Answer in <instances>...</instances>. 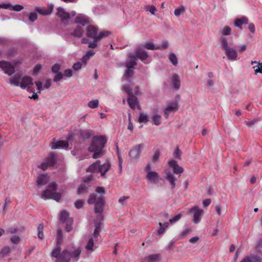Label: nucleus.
<instances>
[{
    "label": "nucleus",
    "mask_w": 262,
    "mask_h": 262,
    "mask_svg": "<svg viewBox=\"0 0 262 262\" xmlns=\"http://www.w3.org/2000/svg\"><path fill=\"white\" fill-rule=\"evenodd\" d=\"M62 239V232L60 229L57 230V246L52 252V256L56 258V262H76L81 252L80 248L73 251L64 250L61 252L60 243Z\"/></svg>",
    "instance_id": "obj_1"
},
{
    "label": "nucleus",
    "mask_w": 262,
    "mask_h": 262,
    "mask_svg": "<svg viewBox=\"0 0 262 262\" xmlns=\"http://www.w3.org/2000/svg\"><path fill=\"white\" fill-rule=\"evenodd\" d=\"M106 142V139L103 136H95L92 139V142L88 147V150L93 152L92 157L94 159L99 158L103 155L102 149Z\"/></svg>",
    "instance_id": "obj_2"
},
{
    "label": "nucleus",
    "mask_w": 262,
    "mask_h": 262,
    "mask_svg": "<svg viewBox=\"0 0 262 262\" xmlns=\"http://www.w3.org/2000/svg\"><path fill=\"white\" fill-rule=\"evenodd\" d=\"M57 186L55 182L50 183L47 189L42 192L41 198L46 199H53L59 201L61 199V194L56 192Z\"/></svg>",
    "instance_id": "obj_3"
},
{
    "label": "nucleus",
    "mask_w": 262,
    "mask_h": 262,
    "mask_svg": "<svg viewBox=\"0 0 262 262\" xmlns=\"http://www.w3.org/2000/svg\"><path fill=\"white\" fill-rule=\"evenodd\" d=\"M111 167L110 163L106 161L102 163L100 160L96 161V162L91 164L86 169L87 171L93 173H101V176H104L105 173L108 171Z\"/></svg>",
    "instance_id": "obj_4"
},
{
    "label": "nucleus",
    "mask_w": 262,
    "mask_h": 262,
    "mask_svg": "<svg viewBox=\"0 0 262 262\" xmlns=\"http://www.w3.org/2000/svg\"><path fill=\"white\" fill-rule=\"evenodd\" d=\"M89 204H95V212L101 213L103 210L104 201L101 196H97L95 193H91L88 200Z\"/></svg>",
    "instance_id": "obj_5"
},
{
    "label": "nucleus",
    "mask_w": 262,
    "mask_h": 262,
    "mask_svg": "<svg viewBox=\"0 0 262 262\" xmlns=\"http://www.w3.org/2000/svg\"><path fill=\"white\" fill-rule=\"evenodd\" d=\"M190 213H193V222L194 224L199 223L202 219L204 211L199 208L198 206H194L189 209Z\"/></svg>",
    "instance_id": "obj_6"
},
{
    "label": "nucleus",
    "mask_w": 262,
    "mask_h": 262,
    "mask_svg": "<svg viewBox=\"0 0 262 262\" xmlns=\"http://www.w3.org/2000/svg\"><path fill=\"white\" fill-rule=\"evenodd\" d=\"M33 79L29 76L21 77L20 87L23 89H27L29 91L33 88Z\"/></svg>",
    "instance_id": "obj_7"
},
{
    "label": "nucleus",
    "mask_w": 262,
    "mask_h": 262,
    "mask_svg": "<svg viewBox=\"0 0 262 262\" xmlns=\"http://www.w3.org/2000/svg\"><path fill=\"white\" fill-rule=\"evenodd\" d=\"M179 109L178 101L169 103L167 106L164 109V113L166 118H168L171 113L176 112Z\"/></svg>",
    "instance_id": "obj_8"
},
{
    "label": "nucleus",
    "mask_w": 262,
    "mask_h": 262,
    "mask_svg": "<svg viewBox=\"0 0 262 262\" xmlns=\"http://www.w3.org/2000/svg\"><path fill=\"white\" fill-rule=\"evenodd\" d=\"M110 34L109 31L101 32L99 33V37L97 38H93V41L88 43V47L89 48H95L97 47V42L102 38L108 36Z\"/></svg>",
    "instance_id": "obj_9"
},
{
    "label": "nucleus",
    "mask_w": 262,
    "mask_h": 262,
    "mask_svg": "<svg viewBox=\"0 0 262 262\" xmlns=\"http://www.w3.org/2000/svg\"><path fill=\"white\" fill-rule=\"evenodd\" d=\"M0 68L5 73L11 75L14 72V67L9 62L5 61H0Z\"/></svg>",
    "instance_id": "obj_10"
},
{
    "label": "nucleus",
    "mask_w": 262,
    "mask_h": 262,
    "mask_svg": "<svg viewBox=\"0 0 262 262\" xmlns=\"http://www.w3.org/2000/svg\"><path fill=\"white\" fill-rule=\"evenodd\" d=\"M142 145L141 144H137L134 146L130 150L129 155L133 160L138 159L140 158L141 153V148Z\"/></svg>",
    "instance_id": "obj_11"
},
{
    "label": "nucleus",
    "mask_w": 262,
    "mask_h": 262,
    "mask_svg": "<svg viewBox=\"0 0 262 262\" xmlns=\"http://www.w3.org/2000/svg\"><path fill=\"white\" fill-rule=\"evenodd\" d=\"M86 36L91 38H97L99 37L98 29L93 25H89L86 29Z\"/></svg>",
    "instance_id": "obj_12"
},
{
    "label": "nucleus",
    "mask_w": 262,
    "mask_h": 262,
    "mask_svg": "<svg viewBox=\"0 0 262 262\" xmlns=\"http://www.w3.org/2000/svg\"><path fill=\"white\" fill-rule=\"evenodd\" d=\"M127 102L131 108L135 109L137 106L139 110L141 109V107L139 104L138 98L134 95L128 96Z\"/></svg>",
    "instance_id": "obj_13"
},
{
    "label": "nucleus",
    "mask_w": 262,
    "mask_h": 262,
    "mask_svg": "<svg viewBox=\"0 0 262 262\" xmlns=\"http://www.w3.org/2000/svg\"><path fill=\"white\" fill-rule=\"evenodd\" d=\"M168 165L170 167L172 168L173 172L176 174H181L184 171L183 168L180 166L178 164L177 162L174 160L169 161L168 162Z\"/></svg>",
    "instance_id": "obj_14"
},
{
    "label": "nucleus",
    "mask_w": 262,
    "mask_h": 262,
    "mask_svg": "<svg viewBox=\"0 0 262 262\" xmlns=\"http://www.w3.org/2000/svg\"><path fill=\"white\" fill-rule=\"evenodd\" d=\"M137 59L134 53L130 54L128 58L126 61V67L128 68H134V67L137 65Z\"/></svg>",
    "instance_id": "obj_15"
},
{
    "label": "nucleus",
    "mask_w": 262,
    "mask_h": 262,
    "mask_svg": "<svg viewBox=\"0 0 262 262\" xmlns=\"http://www.w3.org/2000/svg\"><path fill=\"white\" fill-rule=\"evenodd\" d=\"M159 176L155 171H148L146 176L145 179L148 183H155L158 179Z\"/></svg>",
    "instance_id": "obj_16"
},
{
    "label": "nucleus",
    "mask_w": 262,
    "mask_h": 262,
    "mask_svg": "<svg viewBox=\"0 0 262 262\" xmlns=\"http://www.w3.org/2000/svg\"><path fill=\"white\" fill-rule=\"evenodd\" d=\"M227 58L231 60H235L237 59V52L232 48H229L225 50Z\"/></svg>",
    "instance_id": "obj_17"
},
{
    "label": "nucleus",
    "mask_w": 262,
    "mask_h": 262,
    "mask_svg": "<svg viewBox=\"0 0 262 262\" xmlns=\"http://www.w3.org/2000/svg\"><path fill=\"white\" fill-rule=\"evenodd\" d=\"M69 143L67 141L64 140H60L57 142H53L52 143L51 148L52 149H59L61 148H68Z\"/></svg>",
    "instance_id": "obj_18"
},
{
    "label": "nucleus",
    "mask_w": 262,
    "mask_h": 262,
    "mask_svg": "<svg viewBox=\"0 0 262 262\" xmlns=\"http://www.w3.org/2000/svg\"><path fill=\"white\" fill-rule=\"evenodd\" d=\"M56 14L62 21L67 20L70 18V14L67 12L64 9L60 7L57 9Z\"/></svg>",
    "instance_id": "obj_19"
},
{
    "label": "nucleus",
    "mask_w": 262,
    "mask_h": 262,
    "mask_svg": "<svg viewBox=\"0 0 262 262\" xmlns=\"http://www.w3.org/2000/svg\"><path fill=\"white\" fill-rule=\"evenodd\" d=\"M60 220L62 223L72 224L73 220L69 217V213L66 210H62L60 214Z\"/></svg>",
    "instance_id": "obj_20"
},
{
    "label": "nucleus",
    "mask_w": 262,
    "mask_h": 262,
    "mask_svg": "<svg viewBox=\"0 0 262 262\" xmlns=\"http://www.w3.org/2000/svg\"><path fill=\"white\" fill-rule=\"evenodd\" d=\"M171 86L173 89L178 90L180 88V80L179 76L177 74H174L172 77L171 82Z\"/></svg>",
    "instance_id": "obj_21"
},
{
    "label": "nucleus",
    "mask_w": 262,
    "mask_h": 262,
    "mask_svg": "<svg viewBox=\"0 0 262 262\" xmlns=\"http://www.w3.org/2000/svg\"><path fill=\"white\" fill-rule=\"evenodd\" d=\"M134 55L136 56V58L137 59L139 58L142 61H144L148 57L147 52L142 49H137L136 51L135 54H134Z\"/></svg>",
    "instance_id": "obj_22"
},
{
    "label": "nucleus",
    "mask_w": 262,
    "mask_h": 262,
    "mask_svg": "<svg viewBox=\"0 0 262 262\" xmlns=\"http://www.w3.org/2000/svg\"><path fill=\"white\" fill-rule=\"evenodd\" d=\"M261 256L258 255H251L250 257L243 259L241 262H261Z\"/></svg>",
    "instance_id": "obj_23"
},
{
    "label": "nucleus",
    "mask_w": 262,
    "mask_h": 262,
    "mask_svg": "<svg viewBox=\"0 0 262 262\" xmlns=\"http://www.w3.org/2000/svg\"><path fill=\"white\" fill-rule=\"evenodd\" d=\"M90 185L85 183H82L77 188V193L78 194L86 193L89 192Z\"/></svg>",
    "instance_id": "obj_24"
},
{
    "label": "nucleus",
    "mask_w": 262,
    "mask_h": 262,
    "mask_svg": "<svg viewBox=\"0 0 262 262\" xmlns=\"http://www.w3.org/2000/svg\"><path fill=\"white\" fill-rule=\"evenodd\" d=\"M49 180V177L47 174H41L38 176L37 179V184L39 186L46 184Z\"/></svg>",
    "instance_id": "obj_25"
},
{
    "label": "nucleus",
    "mask_w": 262,
    "mask_h": 262,
    "mask_svg": "<svg viewBox=\"0 0 262 262\" xmlns=\"http://www.w3.org/2000/svg\"><path fill=\"white\" fill-rule=\"evenodd\" d=\"M161 259L160 254H152L145 257V262H157Z\"/></svg>",
    "instance_id": "obj_26"
},
{
    "label": "nucleus",
    "mask_w": 262,
    "mask_h": 262,
    "mask_svg": "<svg viewBox=\"0 0 262 262\" xmlns=\"http://www.w3.org/2000/svg\"><path fill=\"white\" fill-rule=\"evenodd\" d=\"M75 21L76 24L85 26L89 24L88 17L86 16H78L75 19Z\"/></svg>",
    "instance_id": "obj_27"
},
{
    "label": "nucleus",
    "mask_w": 262,
    "mask_h": 262,
    "mask_svg": "<svg viewBox=\"0 0 262 262\" xmlns=\"http://www.w3.org/2000/svg\"><path fill=\"white\" fill-rule=\"evenodd\" d=\"M46 161L50 165V166H53L56 162L55 154L53 152L50 153L47 157Z\"/></svg>",
    "instance_id": "obj_28"
},
{
    "label": "nucleus",
    "mask_w": 262,
    "mask_h": 262,
    "mask_svg": "<svg viewBox=\"0 0 262 262\" xmlns=\"http://www.w3.org/2000/svg\"><path fill=\"white\" fill-rule=\"evenodd\" d=\"M248 23V19L246 17H242L240 18L236 19L234 21V26L236 27L242 28L243 24H247Z\"/></svg>",
    "instance_id": "obj_29"
},
{
    "label": "nucleus",
    "mask_w": 262,
    "mask_h": 262,
    "mask_svg": "<svg viewBox=\"0 0 262 262\" xmlns=\"http://www.w3.org/2000/svg\"><path fill=\"white\" fill-rule=\"evenodd\" d=\"M166 178L170 183L171 188H174L176 186L175 181L177 180V178L174 174L171 172H168L166 173Z\"/></svg>",
    "instance_id": "obj_30"
},
{
    "label": "nucleus",
    "mask_w": 262,
    "mask_h": 262,
    "mask_svg": "<svg viewBox=\"0 0 262 262\" xmlns=\"http://www.w3.org/2000/svg\"><path fill=\"white\" fill-rule=\"evenodd\" d=\"M83 34V29L80 26L76 27L71 33V35L75 37L80 38Z\"/></svg>",
    "instance_id": "obj_31"
},
{
    "label": "nucleus",
    "mask_w": 262,
    "mask_h": 262,
    "mask_svg": "<svg viewBox=\"0 0 262 262\" xmlns=\"http://www.w3.org/2000/svg\"><path fill=\"white\" fill-rule=\"evenodd\" d=\"M21 77L19 76L12 77L10 79V84L15 86H19Z\"/></svg>",
    "instance_id": "obj_32"
},
{
    "label": "nucleus",
    "mask_w": 262,
    "mask_h": 262,
    "mask_svg": "<svg viewBox=\"0 0 262 262\" xmlns=\"http://www.w3.org/2000/svg\"><path fill=\"white\" fill-rule=\"evenodd\" d=\"M36 11L38 12L39 14L43 15H47L51 14L53 11V8H51L48 9H39L38 8H36L35 9Z\"/></svg>",
    "instance_id": "obj_33"
},
{
    "label": "nucleus",
    "mask_w": 262,
    "mask_h": 262,
    "mask_svg": "<svg viewBox=\"0 0 262 262\" xmlns=\"http://www.w3.org/2000/svg\"><path fill=\"white\" fill-rule=\"evenodd\" d=\"M220 32L222 35H229L231 33V29L229 26H226L222 28Z\"/></svg>",
    "instance_id": "obj_34"
},
{
    "label": "nucleus",
    "mask_w": 262,
    "mask_h": 262,
    "mask_svg": "<svg viewBox=\"0 0 262 262\" xmlns=\"http://www.w3.org/2000/svg\"><path fill=\"white\" fill-rule=\"evenodd\" d=\"M159 225L160 226V228L158 230V234H161L165 232L166 229L168 227L169 223L166 222L164 224H162L160 222L159 223Z\"/></svg>",
    "instance_id": "obj_35"
},
{
    "label": "nucleus",
    "mask_w": 262,
    "mask_h": 262,
    "mask_svg": "<svg viewBox=\"0 0 262 262\" xmlns=\"http://www.w3.org/2000/svg\"><path fill=\"white\" fill-rule=\"evenodd\" d=\"M168 58L173 66H176L178 64V58L174 53H170Z\"/></svg>",
    "instance_id": "obj_36"
},
{
    "label": "nucleus",
    "mask_w": 262,
    "mask_h": 262,
    "mask_svg": "<svg viewBox=\"0 0 262 262\" xmlns=\"http://www.w3.org/2000/svg\"><path fill=\"white\" fill-rule=\"evenodd\" d=\"M11 201L9 198H6L5 201V203L4 205L3 211H2V215L4 216L8 210V206L10 204Z\"/></svg>",
    "instance_id": "obj_37"
},
{
    "label": "nucleus",
    "mask_w": 262,
    "mask_h": 262,
    "mask_svg": "<svg viewBox=\"0 0 262 262\" xmlns=\"http://www.w3.org/2000/svg\"><path fill=\"white\" fill-rule=\"evenodd\" d=\"M10 252V249L9 247L5 246L2 248L0 252V257L1 258L5 257Z\"/></svg>",
    "instance_id": "obj_38"
},
{
    "label": "nucleus",
    "mask_w": 262,
    "mask_h": 262,
    "mask_svg": "<svg viewBox=\"0 0 262 262\" xmlns=\"http://www.w3.org/2000/svg\"><path fill=\"white\" fill-rule=\"evenodd\" d=\"M186 11V9L184 8L183 6H181L178 8L175 9L174 14L176 16L179 17L180 15L183 14Z\"/></svg>",
    "instance_id": "obj_39"
},
{
    "label": "nucleus",
    "mask_w": 262,
    "mask_h": 262,
    "mask_svg": "<svg viewBox=\"0 0 262 262\" xmlns=\"http://www.w3.org/2000/svg\"><path fill=\"white\" fill-rule=\"evenodd\" d=\"M152 121L156 125H159L161 123V116L156 114L152 116Z\"/></svg>",
    "instance_id": "obj_40"
},
{
    "label": "nucleus",
    "mask_w": 262,
    "mask_h": 262,
    "mask_svg": "<svg viewBox=\"0 0 262 262\" xmlns=\"http://www.w3.org/2000/svg\"><path fill=\"white\" fill-rule=\"evenodd\" d=\"M134 74V71L133 70V68H127V70L125 72V76L126 80H128L129 78L132 77Z\"/></svg>",
    "instance_id": "obj_41"
},
{
    "label": "nucleus",
    "mask_w": 262,
    "mask_h": 262,
    "mask_svg": "<svg viewBox=\"0 0 262 262\" xmlns=\"http://www.w3.org/2000/svg\"><path fill=\"white\" fill-rule=\"evenodd\" d=\"M220 41L222 43V48L224 50L230 48L229 47H228V40L226 37H222L220 39Z\"/></svg>",
    "instance_id": "obj_42"
},
{
    "label": "nucleus",
    "mask_w": 262,
    "mask_h": 262,
    "mask_svg": "<svg viewBox=\"0 0 262 262\" xmlns=\"http://www.w3.org/2000/svg\"><path fill=\"white\" fill-rule=\"evenodd\" d=\"M99 101L97 99L89 102L88 105L91 108H95L98 107Z\"/></svg>",
    "instance_id": "obj_43"
},
{
    "label": "nucleus",
    "mask_w": 262,
    "mask_h": 262,
    "mask_svg": "<svg viewBox=\"0 0 262 262\" xmlns=\"http://www.w3.org/2000/svg\"><path fill=\"white\" fill-rule=\"evenodd\" d=\"M43 226L42 224H39L37 227L38 231V237L40 239H42L44 237L43 232Z\"/></svg>",
    "instance_id": "obj_44"
},
{
    "label": "nucleus",
    "mask_w": 262,
    "mask_h": 262,
    "mask_svg": "<svg viewBox=\"0 0 262 262\" xmlns=\"http://www.w3.org/2000/svg\"><path fill=\"white\" fill-rule=\"evenodd\" d=\"M24 9V7L22 5H15L13 6L11 5V6L10 8H7V9H9L11 10H13L16 12H18L21 11Z\"/></svg>",
    "instance_id": "obj_45"
},
{
    "label": "nucleus",
    "mask_w": 262,
    "mask_h": 262,
    "mask_svg": "<svg viewBox=\"0 0 262 262\" xmlns=\"http://www.w3.org/2000/svg\"><path fill=\"white\" fill-rule=\"evenodd\" d=\"M148 121V118L147 115L144 114L143 113L140 114L139 117V122L140 123L142 122H147Z\"/></svg>",
    "instance_id": "obj_46"
},
{
    "label": "nucleus",
    "mask_w": 262,
    "mask_h": 262,
    "mask_svg": "<svg viewBox=\"0 0 262 262\" xmlns=\"http://www.w3.org/2000/svg\"><path fill=\"white\" fill-rule=\"evenodd\" d=\"M123 91L127 94L128 96L133 95L131 89L128 84H124L123 86Z\"/></svg>",
    "instance_id": "obj_47"
},
{
    "label": "nucleus",
    "mask_w": 262,
    "mask_h": 262,
    "mask_svg": "<svg viewBox=\"0 0 262 262\" xmlns=\"http://www.w3.org/2000/svg\"><path fill=\"white\" fill-rule=\"evenodd\" d=\"M56 75L55 76L53 81L55 82H57L59 81L60 80H61L63 78V75L62 74V73L59 72L57 73H55Z\"/></svg>",
    "instance_id": "obj_48"
},
{
    "label": "nucleus",
    "mask_w": 262,
    "mask_h": 262,
    "mask_svg": "<svg viewBox=\"0 0 262 262\" xmlns=\"http://www.w3.org/2000/svg\"><path fill=\"white\" fill-rule=\"evenodd\" d=\"M94 246V240L93 238H91L89 239L88 241V243H87L85 248L88 250H91L93 249V247Z\"/></svg>",
    "instance_id": "obj_49"
},
{
    "label": "nucleus",
    "mask_w": 262,
    "mask_h": 262,
    "mask_svg": "<svg viewBox=\"0 0 262 262\" xmlns=\"http://www.w3.org/2000/svg\"><path fill=\"white\" fill-rule=\"evenodd\" d=\"M256 67H257V68L254 70V72H255V74H257L258 73H260L262 74V62H258V66H254L253 67V68L255 69Z\"/></svg>",
    "instance_id": "obj_50"
},
{
    "label": "nucleus",
    "mask_w": 262,
    "mask_h": 262,
    "mask_svg": "<svg viewBox=\"0 0 262 262\" xmlns=\"http://www.w3.org/2000/svg\"><path fill=\"white\" fill-rule=\"evenodd\" d=\"M37 18V14L36 12H32L29 15V20L31 22H34Z\"/></svg>",
    "instance_id": "obj_51"
},
{
    "label": "nucleus",
    "mask_w": 262,
    "mask_h": 262,
    "mask_svg": "<svg viewBox=\"0 0 262 262\" xmlns=\"http://www.w3.org/2000/svg\"><path fill=\"white\" fill-rule=\"evenodd\" d=\"M144 48L148 50H157L156 48L155 47V45L153 43L147 42L144 46Z\"/></svg>",
    "instance_id": "obj_52"
},
{
    "label": "nucleus",
    "mask_w": 262,
    "mask_h": 262,
    "mask_svg": "<svg viewBox=\"0 0 262 262\" xmlns=\"http://www.w3.org/2000/svg\"><path fill=\"white\" fill-rule=\"evenodd\" d=\"M182 214L181 213H179L177 215H176V216H174L173 218L169 220V222L171 223V224H173L177 221H178L179 220H180L181 219V218L182 217Z\"/></svg>",
    "instance_id": "obj_53"
},
{
    "label": "nucleus",
    "mask_w": 262,
    "mask_h": 262,
    "mask_svg": "<svg viewBox=\"0 0 262 262\" xmlns=\"http://www.w3.org/2000/svg\"><path fill=\"white\" fill-rule=\"evenodd\" d=\"M60 66L59 64H55L52 68V72L53 73H59Z\"/></svg>",
    "instance_id": "obj_54"
},
{
    "label": "nucleus",
    "mask_w": 262,
    "mask_h": 262,
    "mask_svg": "<svg viewBox=\"0 0 262 262\" xmlns=\"http://www.w3.org/2000/svg\"><path fill=\"white\" fill-rule=\"evenodd\" d=\"M84 201L81 200H78L75 203V206L77 209H80L83 207Z\"/></svg>",
    "instance_id": "obj_55"
},
{
    "label": "nucleus",
    "mask_w": 262,
    "mask_h": 262,
    "mask_svg": "<svg viewBox=\"0 0 262 262\" xmlns=\"http://www.w3.org/2000/svg\"><path fill=\"white\" fill-rule=\"evenodd\" d=\"M48 167H50V166L46 161L42 162L40 165L38 166L39 168L44 171L47 169Z\"/></svg>",
    "instance_id": "obj_56"
},
{
    "label": "nucleus",
    "mask_w": 262,
    "mask_h": 262,
    "mask_svg": "<svg viewBox=\"0 0 262 262\" xmlns=\"http://www.w3.org/2000/svg\"><path fill=\"white\" fill-rule=\"evenodd\" d=\"M181 152L180 150L178 147L177 148V149L173 152V156L178 159H181Z\"/></svg>",
    "instance_id": "obj_57"
},
{
    "label": "nucleus",
    "mask_w": 262,
    "mask_h": 262,
    "mask_svg": "<svg viewBox=\"0 0 262 262\" xmlns=\"http://www.w3.org/2000/svg\"><path fill=\"white\" fill-rule=\"evenodd\" d=\"M41 67H42V66L40 64H37V65H36L35 67L33 69L34 75H35L38 74V73H39V72L41 70Z\"/></svg>",
    "instance_id": "obj_58"
},
{
    "label": "nucleus",
    "mask_w": 262,
    "mask_h": 262,
    "mask_svg": "<svg viewBox=\"0 0 262 262\" xmlns=\"http://www.w3.org/2000/svg\"><path fill=\"white\" fill-rule=\"evenodd\" d=\"M63 75L64 76L68 77H71L73 75V71L70 69H66L64 71V74Z\"/></svg>",
    "instance_id": "obj_59"
},
{
    "label": "nucleus",
    "mask_w": 262,
    "mask_h": 262,
    "mask_svg": "<svg viewBox=\"0 0 262 262\" xmlns=\"http://www.w3.org/2000/svg\"><path fill=\"white\" fill-rule=\"evenodd\" d=\"M20 240V238L18 236H13L11 237V241L15 244H18Z\"/></svg>",
    "instance_id": "obj_60"
},
{
    "label": "nucleus",
    "mask_w": 262,
    "mask_h": 262,
    "mask_svg": "<svg viewBox=\"0 0 262 262\" xmlns=\"http://www.w3.org/2000/svg\"><path fill=\"white\" fill-rule=\"evenodd\" d=\"M35 84L37 86L38 93H40L42 90V82L40 81H37L35 82Z\"/></svg>",
    "instance_id": "obj_61"
},
{
    "label": "nucleus",
    "mask_w": 262,
    "mask_h": 262,
    "mask_svg": "<svg viewBox=\"0 0 262 262\" xmlns=\"http://www.w3.org/2000/svg\"><path fill=\"white\" fill-rule=\"evenodd\" d=\"M96 192L98 193H100L101 195H103L105 193V189L103 187H98L96 188Z\"/></svg>",
    "instance_id": "obj_62"
},
{
    "label": "nucleus",
    "mask_w": 262,
    "mask_h": 262,
    "mask_svg": "<svg viewBox=\"0 0 262 262\" xmlns=\"http://www.w3.org/2000/svg\"><path fill=\"white\" fill-rule=\"evenodd\" d=\"M82 64L80 62H77L76 63H75L73 66V68L76 70L77 71L81 68Z\"/></svg>",
    "instance_id": "obj_63"
},
{
    "label": "nucleus",
    "mask_w": 262,
    "mask_h": 262,
    "mask_svg": "<svg viewBox=\"0 0 262 262\" xmlns=\"http://www.w3.org/2000/svg\"><path fill=\"white\" fill-rule=\"evenodd\" d=\"M256 121L255 120H249L244 121V124L247 125L248 127H251L253 125L255 124Z\"/></svg>",
    "instance_id": "obj_64"
}]
</instances>
